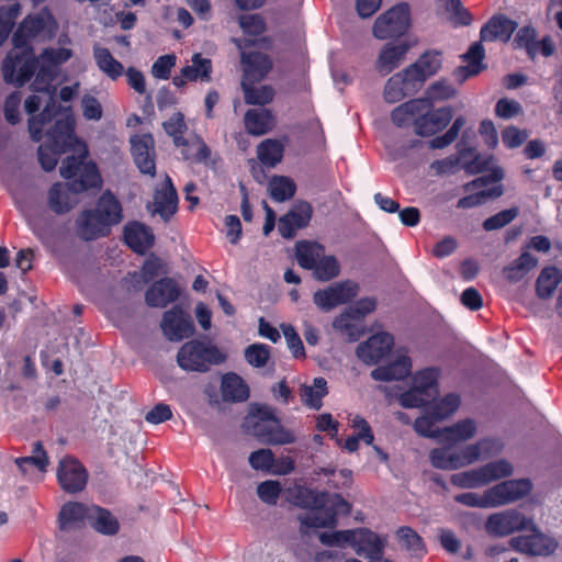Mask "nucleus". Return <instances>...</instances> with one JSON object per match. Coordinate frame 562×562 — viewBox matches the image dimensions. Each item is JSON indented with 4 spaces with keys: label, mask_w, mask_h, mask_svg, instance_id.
Listing matches in <instances>:
<instances>
[{
    "label": "nucleus",
    "mask_w": 562,
    "mask_h": 562,
    "mask_svg": "<svg viewBox=\"0 0 562 562\" xmlns=\"http://www.w3.org/2000/svg\"><path fill=\"white\" fill-rule=\"evenodd\" d=\"M88 471L85 465L71 456L64 457L57 468V480L60 488L68 494L85 490L88 483Z\"/></svg>",
    "instance_id": "obj_14"
},
{
    "label": "nucleus",
    "mask_w": 562,
    "mask_h": 562,
    "mask_svg": "<svg viewBox=\"0 0 562 562\" xmlns=\"http://www.w3.org/2000/svg\"><path fill=\"white\" fill-rule=\"evenodd\" d=\"M409 27V5L406 2H400L376 18L372 32L379 40H387L403 36Z\"/></svg>",
    "instance_id": "obj_9"
},
{
    "label": "nucleus",
    "mask_w": 562,
    "mask_h": 562,
    "mask_svg": "<svg viewBox=\"0 0 562 562\" xmlns=\"http://www.w3.org/2000/svg\"><path fill=\"white\" fill-rule=\"evenodd\" d=\"M241 64L244 68L241 81L250 83L262 80L272 68V63L269 56L260 52L243 54Z\"/></svg>",
    "instance_id": "obj_22"
},
{
    "label": "nucleus",
    "mask_w": 562,
    "mask_h": 562,
    "mask_svg": "<svg viewBox=\"0 0 562 562\" xmlns=\"http://www.w3.org/2000/svg\"><path fill=\"white\" fill-rule=\"evenodd\" d=\"M453 119L451 106L434 109L427 100V105L414 120V132L420 137H430L443 131Z\"/></svg>",
    "instance_id": "obj_12"
},
{
    "label": "nucleus",
    "mask_w": 562,
    "mask_h": 562,
    "mask_svg": "<svg viewBox=\"0 0 562 562\" xmlns=\"http://www.w3.org/2000/svg\"><path fill=\"white\" fill-rule=\"evenodd\" d=\"M519 214V209L517 206L503 210L490 217H487L482 227L486 232H492L496 229H501L512 223Z\"/></svg>",
    "instance_id": "obj_57"
},
{
    "label": "nucleus",
    "mask_w": 562,
    "mask_h": 562,
    "mask_svg": "<svg viewBox=\"0 0 562 562\" xmlns=\"http://www.w3.org/2000/svg\"><path fill=\"white\" fill-rule=\"evenodd\" d=\"M90 505L79 502H68L63 505L58 514L59 528L67 530L79 522H88Z\"/></svg>",
    "instance_id": "obj_33"
},
{
    "label": "nucleus",
    "mask_w": 562,
    "mask_h": 562,
    "mask_svg": "<svg viewBox=\"0 0 562 562\" xmlns=\"http://www.w3.org/2000/svg\"><path fill=\"white\" fill-rule=\"evenodd\" d=\"M355 538L349 544L358 554L364 553L369 562L383 554V543L374 532L361 528L355 530Z\"/></svg>",
    "instance_id": "obj_25"
},
{
    "label": "nucleus",
    "mask_w": 562,
    "mask_h": 562,
    "mask_svg": "<svg viewBox=\"0 0 562 562\" xmlns=\"http://www.w3.org/2000/svg\"><path fill=\"white\" fill-rule=\"evenodd\" d=\"M464 124L465 119L462 115L456 117L454 121L452 122V125L445 134L436 136L429 142V147L431 149L446 148L458 138L459 133L461 128L464 126Z\"/></svg>",
    "instance_id": "obj_56"
},
{
    "label": "nucleus",
    "mask_w": 562,
    "mask_h": 562,
    "mask_svg": "<svg viewBox=\"0 0 562 562\" xmlns=\"http://www.w3.org/2000/svg\"><path fill=\"white\" fill-rule=\"evenodd\" d=\"M450 483L461 488H475L484 485L480 468L454 473L450 476Z\"/></svg>",
    "instance_id": "obj_59"
},
{
    "label": "nucleus",
    "mask_w": 562,
    "mask_h": 562,
    "mask_svg": "<svg viewBox=\"0 0 562 562\" xmlns=\"http://www.w3.org/2000/svg\"><path fill=\"white\" fill-rule=\"evenodd\" d=\"M284 147L277 139H265L257 148L258 159L266 167H276L283 158Z\"/></svg>",
    "instance_id": "obj_43"
},
{
    "label": "nucleus",
    "mask_w": 562,
    "mask_h": 562,
    "mask_svg": "<svg viewBox=\"0 0 562 562\" xmlns=\"http://www.w3.org/2000/svg\"><path fill=\"white\" fill-rule=\"evenodd\" d=\"M123 220L121 202L110 191H104L97 200L94 209H86L76 220V231L79 238L92 241L100 237H106L111 227Z\"/></svg>",
    "instance_id": "obj_3"
},
{
    "label": "nucleus",
    "mask_w": 562,
    "mask_h": 562,
    "mask_svg": "<svg viewBox=\"0 0 562 562\" xmlns=\"http://www.w3.org/2000/svg\"><path fill=\"white\" fill-rule=\"evenodd\" d=\"M537 265L538 259L528 251H524L517 259L504 267L503 273L509 282H518Z\"/></svg>",
    "instance_id": "obj_35"
},
{
    "label": "nucleus",
    "mask_w": 562,
    "mask_h": 562,
    "mask_svg": "<svg viewBox=\"0 0 562 562\" xmlns=\"http://www.w3.org/2000/svg\"><path fill=\"white\" fill-rule=\"evenodd\" d=\"M461 404L460 395L457 393H448L442 398L436 400L435 396L429 398L428 408L437 418L443 420L458 411Z\"/></svg>",
    "instance_id": "obj_40"
},
{
    "label": "nucleus",
    "mask_w": 562,
    "mask_h": 562,
    "mask_svg": "<svg viewBox=\"0 0 562 562\" xmlns=\"http://www.w3.org/2000/svg\"><path fill=\"white\" fill-rule=\"evenodd\" d=\"M295 258L301 268L311 270L313 278L321 282L337 278L341 271L338 259L334 255H326L324 245L317 241H296Z\"/></svg>",
    "instance_id": "obj_5"
},
{
    "label": "nucleus",
    "mask_w": 562,
    "mask_h": 562,
    "mask_svg": "<svg viewBox=\"0 0 562 562\" xmlns=\"http://www.w3.org/2000/svg\"><path fill=\"white\" fill-rule=\"evenodd\" d=\"M88 525L104 536H114L120 531L117 518L109 509L98 505H90Z\"/></svg>",
    "instance_id": "obj_26"
},
{
    "label": "nucleus",
    "mask_w": 562,
    "mask_h": 562,
    "mask_svg": "<svg viewBox=\"0 0 562 562\" xmlns=\"http://www.w3.org/2000/svg\"><path fill=\"white\" fill-rule=\"evenodd\" d=\"M359 291L357 283L346 280L336 282L326 289L317 290L313 294L314 304L324 312H329L333 308L352 301Z\"/></svg>",
    "instance_id": "obj_13"
},
{
    "label": "nucleus",
    "mask_w": 562,
    "mask_h": 562,
    "mask_svg": "<svg viewBox=\"0 0 562 562\" xmlns=\"http://www.w3.org/2000/svg\"><path fill=\"white\" fill-rule=\"evenodd\" d=\"M274 115L268 109H249L244 116L245 128L254 136L265 135L274 126Z\"/></svg>",
    "instance_id": "obj_28"
},
{
    "label": "nucleus",
    "mask_w": 562,
    "mask_h": 562,
    "mask_svg": "<svg viewBox=\"0 0 562 562\" xmlns=\"http://www.w3.org/2000/svg\"><path fill=\"white\" fill-rule=\"evenodd\" d=\"M161 329L168 340L181 341L194 334V324L181 307L173 306L164 313Z\"/></svg>",
    "instance_id": "obj_15"
},
{
    "label": "nucleus",
    "mask_w": 562,
    "mask_h": 562,
    "mask_svg": "<svg viewBox=\"0 0 562 562\" xmlns=\"http://www.w3.org/2000/svg\"><path fill=\"white\" fill-rule=\"evenodd\" d=\"M65 154L64 151H59L58 148L53 147L52 145L44 143L40 145L37 149L38 162L43 170L49 172L53 171L58 162L59 156Z\"/></svg>",
    "instance_id": "obj_63"
},
{
    "label": "nucleus",
    "mask_w": 562,
    "mask_h": 562,
    "mask_svg": "<svg viewBox=\"0 0 562 562\" xmlns=\"http://www.w3.org/2000/svg\"><path fill=\"white\" fill-rule=\"evenodd\" d=\"M517 27V23L505 15L492 16L481 29V41L492 42L502 40L507 42Z\"/></svg>",
    "instance_id": "obj_24"
},
{
    "label": "nucleus",
    "mask_w": 562,
    "mask_h": 562,
    "mask_svg": "<svg viewBox=\"0 0 562 562\" xmlns=\"http://www.w3.org/2000/svg\"><path fill=\"white\" fill-rule=\"evenodd\" d=\"M328 393L327 381L324 378H315L313 385H302L300 389V396L302 403L312 408L321 409L323 406V397Z\"/></svg>",
    "instance_id": "obj_37"
},
{
    "label": "nucleus",
    "mask_w": 562,
    "mask_h": 562,
    "mask_svg": "<svg viewBox=\"0 0 562 562\" xmlns=\"http://www.w3.org/2000/svg\"><path fill=\"white\" fill-rule=\"evenodd\" d=\"M123 237L125 244L137 255H145L155 243L151 229L139 222H132L125 225Z\"/></svg>",
    "instance_id": "obj_21"
},
{
    "label": "nucleus",
    "mask_w": 562,
    "mask_h": 562,
    "mask_svg": "<svg viewBox=\"0 0 562 562\" xmlns=\"http://www.w3.org/2000/svg\"><path fill=\"white\" fill-rule=\"evenodd\" d=\"M177 57L173 54L159 56L151 66V75L156 79L168 80L171 70L176 66Z\"/></svg>",
    "instance_id": "obj_64"
},
{
    "label": "nucleus",
    "mask_w": 562,
    "mask_h": 562,
    "mask_svg": "<svg viewBox=\"0 0 562 562\" xmlns=\"http://www.w3.org/2000/svg\"><path fill=\"white\" fill-rule=\"evenodd\" d=\"M504 190L501 184L495 186L487 190H481L479 192L465 195L461 198L458 203V209H472L475 206H480L485 203L487 199H496L499 198L503 194Z\"/></svg>",
    "instance_id": "obj_51"
},
{
    "label": "nucleus",
    "mask_w": 562,
    "mask_h": 562,
    "mask_svg": "<svg viewBox=\"0 0 562 562\" xmlns=\"http://www.w3.org/2000/svg\"><path fill=\"white\" fill-rule=\"evenodd\" d=\"M58 115L60 117L56 119L54 125L47 131L45 143L64 153L74 149L77 154L76 156H79L85 148L87 149V146L75 134L76 121L70 112V108H61L56 117Z\"/></svg>",
    "instance_id": "obj_8"
},
{
    "label": "nucleus",
    "mask_w": 562,
    "mask_h": 562,
    "mask_svg": "<svg viewBox=\"0 0 562 562\" xmlns=\"http://www.w3.org/2000/svg\"><path fill=\"white\" fill-rule=\"evenodd\" d=\"M297 498L301 506L315 508L313 513L301 518L302 526L306 528H334L337 525V515L350 512L349 503L339 494L329 496L304 488L299 491Z\"/></svg>",
    "instance_id": "obj_4"
},
{
    "label": "nucleus",
    "mask_w": 562,
    "mask_h": 562,
    "mask_svg": "<svg viewBox=\"0 0 562 562\" xmlns=\"http://www.w3.org/2000/svg\"><path fill=\"white\" fill-rule=\"evenodd\" d=\"M255 435L265 443L285 445L294 441V437L279 425L268 426L257 423Z\"/></svg>",
    "instance_id": "obj_39"
},
{
    "label": "nucleus",
    "mask_w": 562,
    "mask_h": 562,
    "mask_svg": "<svg viewBox=\"0 0 562 562\" xmlns=\"http://www.w3.org/2000/svg\"><path fill=\"white\" fill-rule=\"evenodd\" d=\"M241 89L244 91V99L247 104L263 106L272 102L274 98V89L271 86L265 85L255 87L254 83L241 81Z\"/></svg>",
    "instance_id": "obj_44"
},
{
    "label": "nucleus",
    "mask_w": 562,
    "mask_h": 562,
    "mask_svg": "<svg viewBox=\"0 0 562 562\" xmlns=\"http://www.w3.org/2000/svg\"><path fill=\"white\" fill-rule=\"evenodd\" d=\"M357 321L360 319L353 317L350 312L345 310L334 319L333 326L342 336H346L349 341L353 342L357 341L363 333L362 327L357 323Z\"/></svg>",
    "instance_id": "obj_45"
},
{
    "label": "nucleus",
    "mask_w": 562,
    "mask_h": 562,
    "mask_svg": "<svg viewBox=\"0 0 562 562\" xmlns=\"http://www.w3.org/2000/svg\"><path fill=\"white\" fill-rule=\"evenodd\" d=\"M165 132L172 137L173 144L177 147H186L189 142L184 138V133L187 131V124L184 122V116L181 112L173 113L169 120L164 122Z\"/></svg>",
    "instance_id": "obj_49"
},
{
    "label": "nucleus",
    "mask_w": 562,
    "mask_h": 562,
    "mask_svg": "<svg viewBox=\"0 0 562 562\" xmlns=\"http://www.w3.org/2000/svg\"><path fill=\"white\" fill-rule=\"evenodd\" d=\"M412 94L411 90L400 75H393L384 87V99L387 103H395Z\"/></svg>",
    "instance_id": "obj_53"
},
{
    "label": "nucleus",
    "mask_w": 562,
    "mask_h": 562,
    "mask_svg": "<svg viewBox=\"0 0 562 562\" xmlns=\"http://www.w3.org/2000/svg\"><path fill=\"white\" fill-rule=\"evenodd\" d=\"M55 74V69H52L48 65L37 63L34 74L32 75V77L35 75V78L31 83V89L35 92H45L49 95L43 111L37 114V116L29 119V132L34 142H40L43 138L44 126L52 122L53 117L61 110V105L57 103L55 99L56 89L52 86Z\"/></svg>",
    "instance_id": "obj_6"
},
{
    "label": "nucleus",
    "mask_w": 562,
    "mask_h": 562,
    "mask_svg": "<svg viewBox=\"0 0 562 562\" xmlns=\"http://www.w3.org/2000/svg\"><path fill=\"white\" fill-rule=\"evenodd\" d=\"M393 346V335L381 331L359 344L356 349V355L363 363L372 366L384 359L391 352Z\"/></svg>",
    "instance_id": "obj_17"
},
{
    "label": "nucleus",
    "mask_w": 562,
    "mask_h": 562,
    "mask_svg": "<svg viewBox=\"0 0 562 562\" xmlns=\"http://www.w3.org/2000/svg\"><path fill=\"white\" fill-rule=\"evenodd\" d=\"M87 156L88 149L85 148L79 156H67L63 159L59 172L69 182L54 183L47 194V205L55 214H67L77 204L76 194L100 186L98 167L95 162L87 161Z\"/></svg>",
    "instance_id": "obj_2"
},
{
    "label": "nucleus",
    "mask_w": 562,
    "mask_h": 562,
    "mask_svg": "<svg viewBox=\"0 0 562 562\" xmlns=\"http://www.w3.org/2000/svg\"><path fill=\"white\" fill-rule=\"evenodd\" d=\"M281 493L282 486L278 481L267 480L257 486L258 497L268 505H276Z\"/></svg>",
    "instance_id": "obj_62"
},
{
    "label": "nucleus",
    "mask_w": 562,
    "mask_h": 562,
    "mask_svg": "<svg viewBox=\"0 0 562 562\" xmlns=\"http://www.w3.org/2000/svg\"><path fill=\"white\" fill-rule=\"evenodd\" d=\"M561 280L562 274H560V270L557 267L550 266L543 268L536 282V293L538 297L542 300L551 297Z\"/></svg>",
    "instance_id": "obj_38"
},
{
    "label": "nucleus",
    "mask_w": 562,
    "mask_h": 562,
    "mask_svg": "<svg viewBox=\"0 0 562 562\" xmlns=\"http://www.w3.org/2000/svg\"><path fill=\"white\" fill-rule=\"evenodd\" d=\"M425 105H427L426 99L408 100L392 110L391 121L397 127H405L411 123L414 124L415 117H418Z\"/></svg>",
    "instance_id": "obj_32"
},
{
    "label": "nucleus",
    "mask_w": 562,
    "mask_h": 562,
    "mask_svg": "<svg viewBox=\"0 0 562 562\" xmlns=\"http://www.w3.org/2000/svg\"><path fill=\"white\" fill-rule=\"evenodd\" d=\"M456 93L454 88L447 80H438L432 82L426 89V97L424 99L429 100L430 104L435 101H443L452 98Z\"/></svg>",
    "instance_id": "obj_60"
},
{
    "label": "nucleus",
    "mask_w": 562,
    "mask_h": 562,
    "mask_svg": "<svg viewBox=\"0 0 562 562\" xmlns=\"http://www.w3.org/2000/svg\"><path fill=\"white\" fill-rule=\"evenodd\" d=\"M93 57L98 68L110 79L117 80L124 74V66L105 47L94 46Z\"/></svg>",
    "instance_id": "obj_34"
},
{
    "label": "nucleus",
    "mask_w": 562,
    "mask_h": 562,
    "mask_svg": "<svg viewBox=\"0 0 562 562\" xmlns=\"http://www.w3.org/2000/svg\"><path fill=\"white\" fill-rule=\"evenodd\" d=\"M462 58L468 65L460 67L459 71L465 72V77L476 76L485 69V66L482 64L485 58V48L481 42L471 44L468 52L462 55Z\"/></svg>",
    "instance_id": "obj_42"
},
{
    "label": "nucleus",
    "mask_w": 562,
    "mask_h": 562,
    "mask_svg": "<svg viewBox=\"0 0 562 562\" xmlns=\"http://www.w3.org/2000/svg\"><path fill=\"white\" fill-rule=\"evenodd\" d=\"M296 191V186L292 179L285 176H276L269 182V192L272 200L284 202L290 200Z\"/></svg>",
    "instance_id": "obj_48"
},
{
    "label": "nucleus",
    "mask_w": 562,
    "mask_h": 562,
    "mask_svg": "<svg viewBox=\"0 0 562 562\" xmlns=\"http://www.w3.org/2000/svg\"><path fill=\"white\" fill-rule=\"evenodd\" d=\"M477 430V425L472 418L458 420L451 426L441 429V443L456 446L457 443L472 439Z\"/></svg>",
    "instance_id": "obj_30"
},
{
    "label": "nucleus",
    "mask_w": 562,
    "mask_h": 562,
    "mask_svg": "<svg viewBox=\"0 0 562 562\" xmlns=\"http://www.w3.org/2000/svg\"><path fill=\"white\" fill-rule=\"evenodd\" d=\"M56 30V21L46 9L24 18L12 36L14 50L7 55L2 64L3 79L7 83L21 87L31 80L38 60L34 56L30 41L50 40L55 36Z\"/></svg>",
    "instance_id": "obj_1"
},
{
    "label": "nucleus",
    "mask_w": 562,
    "mask_h": 562,
    "mask_svg": "<svg viewBox=\"0 0 562 562\" xmlns=\"http://www.w3.org/2000/svg\"><path fill=\"white\" fill-rule=\"evenodd\" d=\"M453 446L446 445L434 448L429 452V461L435 469L458 470L479 460L476 446H464L459 451H452Z\"/></svg>",
    "instance_id": "obj_11"
},
{
    "label": "nucleus",
    "mask_w": 562,
    "mask_h": 562,
    "mask_svg": "<svg viewBox=\"0 0 562 562\" xmlns=\"http://www.w3.org/2000/svg\"><path fill=\"white\" fill-rule=\"evenodd\" d=\"M439 422L441 419L437 418L428 408H425L424 415L415 419L414 429L419 436L438 439V442L441 443L442 432L437 427Z\"/></svg>",
    "instance_id": "obj_46"
},
{
    "label": "nucleus",
    "mask_w": 562,
    "mask_h": 562,
    "mask_svg": "<svg viewBox=\"0 0 562 562\" xmlns=\"http://www.w3.org/2000/svg\"><path fill=\"white\" fill-rule=\"evenodd\" d=\"M532 533L529 536H518L510 539V546L519 552L527 553L535 557H547L552 554L557 548L558 542L540 532L536 526V530H530Z\"/></svg>",
    "instance_id": "obj_18"
},
{
    "label": "nucleus",
    "mask_w": 562,
    "mask_h": 562,
    "mask_svg": "<svg viewBox=\"0 0 562 562\" xmlns=\"http://www.w3.org/2000/svg\"><path fill=\"white\" fill-rule=\"evenodd\" d=\"M396 533L401 544L407 550L419 555L426 552L422 537L413 528L403 526L398 528Z\"/></svg>",
    "instance_id": "obj_55"
},
{
    "label": "nucleus",
    "mask_w": 562,
    "mask_h": 562,
    "mask_svg": "<svg viewBox=\"0 0 562 562\" xmlns=\"http://www.w3.org/2000/svg\"><path fill=\"white\" fill-rule=\"evenodd\" d=\"M408 49L409 44L406 42L385 44L378 57V70L383 75H387L393 71L400 65L401 60L404 59Z\"/></svg>",
    "instance_id": "obj_29"
},
{
    "label": "nucleus",
    "mask_w": 562,
    "mask_h": 562,
    "mask_svg": "<svg viewBox=\"0 0 562 562\" xmlns=\"http://www.w3.org/2000/svg\"><path fill=\"white\" fill-rule=\"evenodd\" d=\"M20 13L21 4L18 2L0 7V46L9 37Z\"/></svg>",
    "instance_id": "obj_52"
},
{
    "label": "nucleus",
    "mask_w": 562,
    "mask_h": 562,
    "mask_svg": "<svg viewBox=\"0 0 562 562\" xmlns=\"http://www.w3.org/2000/svg\"><path fill=\"white\" fill-rule=\"evenodd\" d=\"M531 488L529 479L507 480L488 488V496L496 507L525 497Z\"/></svg>",
    "instance_id": "obj_19"
},
{
    "label": "nucleus",
    "mask_w": 562,
    "mask_h": 562,
    "mask_svg": "<svg viewBox=\"0 0 562 562\" xmlns=\"http://www.w3.org/2000/svg\"><path fill=\"white\" fill-rule=\"evenodd\" d=\"M439 374L440 370L438 368H425L413 375L412 385L418 387L427 397L436 396L438 394Z\"/></svg>",
    "instance_id": "obj_41"
},
{
    "label": "nucleus",
    "mask_w": 562,
    "mask_h": 562,
    "mask_svg": "<svg viewBox=\"0 0 562 562\" xmlns=\"http://www.w3.org/2000/svg\"><path fill=\"white\" fill-rule=\"evenodd\" d=\"M225 360L226 356L215 345L200 339L184 342L177 353L178 366L187 372L204 373Z\"/></svg>",
    "instance_id": "obj_7"
},
{
    "label": "nucleus",
    "mask_w": 562,
    "mask_h": 562,
    "mask_svg": "<svg viewBox=\"0 0 562 562\" xmlns=\"http://www.w3.org/2000/svg\"><path fill=\"white\" fill-rule=\"evenodd\" d=\"M270 358V348L263 344H252L245 349V359L256 368H262Z\"/></svg>",
    "instance_id": "obj_61"
},
{
    "label": "nucleus",
    "mask_w": 562,
    "mask_h": 562,
    "mask_svg": "<svg viewBox=\"0 0 562 562\" xmlns=\"http://www.w3.org/2000/svg\"><path fill=\"white\" fill-rule=\"evenodd\" d=\"M221 394L224 402L240 403L249 397V387L235 372H227L222 376Z\"/></svg>",
    "instance_id": "obj_27"
},
{
    "label": "nucleus",
    "mask_w": 562,
    "mask_h": 562,
    "mask_svg": "<svg viewBox=\"0 0 562 562\" xmlns=\"http://www.w3.org/2000/svg\"><path fill=\"white\" fill-rule=\"evenodd\" d=\"M412 372V359L404 355L386 366H379L370 373L374 381L391 382L407 378Z\"/></svg>",
    "instance_id": "obj_23"
},
{
    "label": "nucleus",
    "mask_w": 562,
    "mask_h": 562,
    "mask_svg": "<svg viewBox=\"0 0 562 562\" xmlns=\"http://www.w3.org/2000/svg\"><path fill=\"white\" fill-rule=\"evenodd\" d=\"M131 154L138 170L143 175L156 176L155 140L151 134L131 137Z\"/></svg>",
    "instance_id": "obj_16"
},
{
    "label": "nucleus",
    "mask_w": 562,
    "mask_h": 562,
    "mask_svg": "<svg viewBox=\"0 0 562 562\" xmlns=\"http://www.w3.org/2000/svg\"><path fill=\"white\" fill-rule=\"evenodd\" d=\"M156 212L165 222H169L178 210V193L170 178L167 183L155 194Z\"/></svg>",
    "instance_id": "obj_31"
},
{
    "label": "nucleus",
    "mask_w": 562,
    "mask_h": 562,
    "mask_svg": "<svg viewBox=\"0 0 562 562\" xmlns=\"http://www.w3.org/2000/svg\"><path fill=\"white\" fill-rule=\"evenodd\" d=\"M442 66V54L436 49L423 53L418 59L411 65V71L422 72V80H427L436 75Z\"/></svg>",
    "instance_id": "obj_36"
},
{
    "label": "nucleus",
    "mask_w": 562,
    "mask_h": 562,
    "mask_svg": "<svg viewBox=\"0 0 562 562\" xmlns=\"http://www.w3.org/2000/svg\"><path fill=\"white\" fill-rule=\"evenodd\" d=\"M180 288L172 278L165 277L155 281L145 293V302L150 307H166L178 300Z\"/></svg>",
    "instance_id": "obj_20"
},
{
    "label": "nucleus",
    "mask_w": 562,
    "mask_h": 562,
    "mask_svg": "<svg viewBox=\"0 0 562 562\" xmlns=\"http://www.w3.org/2000/svg\"><path fill=\"white\" fill-rule=\"evenodd\" d=\"M34 456L21 457L15 459L19 470H24V465L36 467L40 471H45L48 465V457L41 441H36L33 446Z\"/></svg>",
    "instance_id": "obj_54"
},
{
    "label": "nucleus",
    "mask_w": 562,
    "mask_h": 562,
    "mask_svg": "<svg viewBox=\"0 0 562 562\" xmlns=\"http://www.w3.org/2000/svg\"><path fill=\"white\" fill-rule=\"evenodd\" d=\"M72 56V52L71 49L69 48H65V47H58V48H53V47H48V48H45L43 49V52L41 53L40 57L36 58L38 60V63H42L44 65H48L49 67H52V69H55L66 63L67 60L70 59V57Z\"/></svg>",
    "instance_id": "obj_58"
},
{
    "label": "nucleus",
    "mask_w": 562,
    "mask_h": 562,
    "mask_svg": "<svg viewBox=\"0 0 562 562\" xmlns=\"http://www.w3.org/2000/svg\"><path fill=\"white\" fill-rule=\"evenodd\" d=\"M445 11L448 13V21L453 27L469 26L473 22V15L462 4L461 0H443Z\"/></svg>",
    "instance_id": "obj_47"
},
{
    "label": "nucleus",
    "mask_w": 562,
    "mask_h": 562,
    "mask_svg": "<svg viewBox=\"0 0 562 562\" xmlns=\"http://www.w3.org/2000/svg\"><path fill=\"white\" fill-rule=\"evenodd\" d=\"M480 471L484 480V485H486L493 481L510 476L514 472V468L510 462L501 459L480 467Z\"/></svg>",
    "instance_id": "obj_50"
},
{
    "label": "nucleus",
    "mask_w": 562,
    "mask_h": 562,
    "mask_svg": "<svg viewBox=\"0 0 562 562\" xmlns=\"http://www.w3.org/2000/svg\"><path fill=\"white\" fill-rule=\"evenodd\" d=\"M485 530L490 536L505 537L515 531L536 530V522L532 517H526L517 509H509L490 515Z\"/></svg>",
    "instance_id": "obj_10"
}]
</instances>
